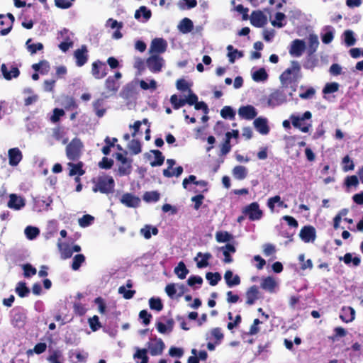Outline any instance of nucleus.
Wrapping results in <instances>:
<instances>
[{
  "label": "nucleus",
  "mask_w": 363,
  "mask_h": 363,
  "mask_svg": "<svg viewBox=\"0 0 363 363\" xmlns=\"http://www.w3.org/2000/svg\"><path fill=\"white\" fill-rule=\"evenodd\" d=\"M93 184L92 191L94 193L100 192L104 194H108L114 191L115 182L113 178L108 174H102L91 179Z\"/></svg>",
  "instance_id": "1"
},
{
  "label": "nucleus",
  "mask_w": 363,
  "mask_h": 363,
  "mask_svg": "<svg viewBox=\"0 0 363 363\" xmlns=\"http://www.w3.org/2000/svg\"><path fill=\"white\" fill-rule=\"evenodd\" d=\"M291 66L280 75V81L283 85L287 86L291 82H296L301 72V66L297 61H291Z\"/></svg>",
  "instance_id": "2"
},
{
  "label": "nucleus",
  "mask_w": 363,
  "mask_h": 363,
  "mask_svg": "<svg viewBox=\"0 0 363 363\" xmlns=\"http://www.w3.org/2000/svg\"><path fill=\"white\" fill-rule=\"evenodd\" d=\"M83 148V143L78 138H73L66 147V155L67 158L72 161L77 160L81 155Z\"/></svg>",
  "instance_id": "3"
},
{
  "label": "nucleus",
  "mask_w": 363,
  "mask_h": 363,
  "mask_svg": "<svg viewBox=\"0 0 363 363\" xmlns=\"http://www.w3.org/2000/svg\"><path fill=\"white\" fill-rule=\"evenodd\" d=\"M115 157L117 160V161L119 162L118 174L120 177L128 176L130 174L133 169V160L131 159L127 158L122 153L119 152L115 154Z\"/></svg>",
  "instance_id": "4"
},
{
  "label": "nucleus",
  "mask_w": 363,
  "mask_h": 363,
  "mask_svg": "<svg viewBox=\"0 0 363 363\" xmlns=\"http://www.w3.org/2000/svg\"><path fill=\"white\" fill-rule=\"evenodd\" d=\"M242 213L247 216L250 220H260L263 216V211L259 208L257 202H252L242 209Z\"/></svg>",
  "instance_id": "5"
},
{
  "label": "nucleus",
  "mask_w": 363,
  "mask_h": 363,
  "mask_svg": "<svg viewBox=\"0 0 363 363\" xmlns=\"http://www.w3.org/2000/svg\"><path fill=\"white\" fill-rule=\"evenodd\" d=\"M146 64L150 72L157 73L162 70L164 60L158 55H152L147 59Z\"/></svg>",
  "instance_id": "6"
},
{
  "label": "nucleus",
  "mask_w": 363,
  "mask_h": 363,
  "mask_svg": "<svg viewBox=\"0 0 363 363\" xmlns=\"http://www.w3.org/2000/svg\"><path fill=\"white\" fill-rule=\"evenodd\" d=\"M286 101L285 93L281 89H275L268 97L267 103L269 106H277Z\"/></svg>",
  "instance_id": "7"
},
{
  "label": "nucleus",
  "mask_w": 363,
  "mask_h": 363,
  "mask_svg": "<svg viewBox=\"0 0 363 363\" xmlns=\"http://www.w3.org/2000/svg\"><path fill=\"white\" fill-rule=\"evenodd\" d=\"M91 74L96 79L104 78L107 74V67L104 62L97 60L91 65Z\"/></svg>",
  "instance_id": "8"
},
{
  "label": "nucleus",
  "mask_w": 363,
  "mask_h": 363,
  "mask_svg": "<svg viewBox=\"0 0 363 363\" xmlns=\"http://www.w3.org/2000/svg\"><path fill=\"white\" fill-rule=\"evenodd\" d=\"M74 57L77 67H81L84 66L89 59L87 47L85 45H82L80 48L75 50Z\"/></svg>",
  "instance_id": "9"
},
{
  "label": "nucleus",
  "mask_w": 363,
  "mask_h": 363,
  "mask_svg": "<svg viewBox=\"0 0 363 363\" xmlns=\"http://www.w3.org/2000/svg\"><path fill=\"white\" fill-rule=\"evenodd\" d=\"M246 302L247 306H252L260 298V291L257 285H252L249 287L245 292Z\"/></svg>",
  "instance_id": "10"
},
{
  "label": "nucleus",
  "mask_w": 363,
  "mask_h": 363,
  "mask_svg": "<svg viewBox=\"0 0 363 363\" xmlns=\"http://www.w3.org/2000/svg\"><path fill=\"white\" fill-rule=\"evenodd\" d=\"M164 347V343L160 338L150 339V341L148 342V349L152 356L161 354Z\"/></svg>",
  "instance_id": "11"
},
{
  "label": "nucleus",
  "mask_w": 363,
  "mask_h": 363,
  "mask_svg": "<svg viewBox=\"0 0 363 363\" xmlns=\"http://www.w3.org/2000/svg\"><path fill=\"white\" fill-rule=\"evenodd\" d=\"M122 74L120 72H116L114 75L109 76L105 81V87L108 91L116 93L119 89V83L117 82L121 79Z\"/></svg>",
  "instance_id": "12"
},
{
  "label": "nucleus",
  "mask_w": 363,
  "mask_h": 363,
  "mask_svg": "<svg viewBox=\"0 0 363 363\" xmlns=\"http://www.w3.org/2000/svg\"><path fill=\"white\" fill-rule=\"evenodd\" d=\"M120 201L128 208H137L140 206V199L131 193H125L121 196Z\"/></svg>",
  "instance_id": "13"
},
{
  "label": "nucleus",
  "mask_w": 363,
  "mask_h": 363,
  "mask_svg": "<svg viewBox=\"0 0 363 363\" xmlns=\"http://www.w3.org/2000/svg\"><path fill=\"white\" fill-rule=\"evenodd\" d=\"M267 22V16L262 11H253L251 13L250 23L257 28L263 27Z\"/></svg>",
  "instance_id": "14"
},
{
  "label": "nucleus",
  "mask_w": 363,
  "mask_h": 363,
  "mask_svg": "<svg viewBox=\"0 0 363 363\" xmlns=\"http://www.w3.org/2000/svg\"><path fill=\"white\" fill-rule=\"evenodd\" d=\"M167 43L163 38H155L152 40L150 52L161 54L166 51Z\"/></svg>",
  "instance_id": "15"
},
{
  "label": "nucleus",
  "mask_w": 363,
  "mask_h": 363,
  "mask_svg": "<svg viewBox=\"0 0 363 363\" xmlns=\"http://www.w3.org/2000/svg\"><path fill=\"white\" fill-rule=\"evenodd\" d=\"M299 236L305 242L314 241L316 238L315 230L311 225L303 226L300 231Z\"/></svg>",
  "instance_id": "16"
},
{
  "label": "nucleus",
  "mask_w": 363,
  "mask_h": 363,
  "mask_svg": "<svg viewBox=\"0 0 363 363\" xmlns=\"http://www.w3.org/2000/svg\"><path fill=\"white\" fill-rule=\"evenodd\" d=\"M306 49L305 42L302 40H294L289 49V53L294 57H300L302 55Z\"/></svg>",
  "instance_id": "17"
},
{
  "label": "nucleus",
  "mask_w": 363,
  "mask_h": 363,
  "mask_svg": "<svg viewBox=\"0 0 363 363\" xmlns=\"http://www.w3.org/2000/svg\"><path fill=\"white\" fill-rule=\"evenodd\" d=\"M238 114L240 118L246 120H252L255 118L257 113L254 106L251 105L240 106L238 109Z\"/></svg>",
  "instance_id": "18"
},
{
  "label": "nucleus",
  "mask_w": 363,
  "mask_h": 363,
  "mask_svg": "<svg viewBox=\"0 0 363 363\" xmlns=\"http://www.w3.org/2000/svg\"><path fill=\"white\" fill-rule=\"evenodd\" d=\"M9 162L11 166H17L23 158L21 151L18 147L11 148L8 152Z\"/></svg>",
  "instance_id": "19"
},
{
  "label": "nucleus",
  "mask_w": 363,
  "mask_h": 363,
  "mask_svg": "<svg viewBox=\"0 0 363 363\" xmlns=\"http://www.w3.org/2000/svg\"><path fill=\"white\" fill-rule=\"evenodd\" d=\"M26 319V315L21 312L19 309L14 308L12 311V318L11 322L12 324L15 327L21 328L23 327L25 324Z\"/></svg>",
  "instance_id": "20"
},
{
  "label": "nucleus",
  "mask_w": 363,
  "mask_h": 363,
  "mask_svg": "<svg viewBox=\"0 0 363 363\" xmlns=\"http://www.w3.org/2000/svg\"><path fill=\"white\" fill-rule=\"evenodd\" d=\"M342 314L340 315V318L342 321L348 323L353 321L355 318V311L351 306H343L342 308Z\"/></svg>",
  "instance_id": "21"
},
{
  "label": "nucleus",
  "mask_w": 363,
  "mask_h": 363,
  "mask_svg": "<svg viewBox=\"0 0 363 363\" xmlns=\"http://www.w3.org/2000/svg\"><path fill=\"white\" fill-rule=\"evenodd\" d=\"M224 279L226 285L230 288L238 286L241 282L240 277L238 274L234 275L231 270L225 271Z\"/></svg>",
  "instance_id": "22"
},
{
  "label": "nucleus",
  "mask_w": 363,
  "mask_h": 363,
  "mask_svg": "<svg viewBox=\"0 0 363 363\" xmlns=\"http://www.w3.org/2000/svg\"><path fill=\"white\" fill-rule=\"evenodd\" d=\"M26 205L25 201L16 194H12L9 196V201L7 203L9 208L19 210Z\"/></svg>",
  "instance_id": "23"
},
{
  "label": "nucleus",
  "mask_w": 363,
  "mask_h": 363,
  "mask_svg": "<svg viewBox=\"0 0 363 363\" xmlns=\"http://www.w3.org/2000/svg\"><path fill=\"white\" fill-rule=\"evenodd\" d=\"M12 27L11 21L6 18L5 15L0 14V35H7L11 30Z\"/></svg>",
  "instance_id": "24"
},
{
  "label": "nucleus",
  "mask_w": 363,
  "mask_h": 363,
  "mask_svg": "<svg viewBox=\"0 0 363 363\" xmlns=\"http://www.w3.org/2000/svg\"><path fill=\"white\" fill-rule=\"evenodd\" d=\"M1 70L4 77L7 80L16 78L20 74V71L17 67L12 66L11 70L9 71L5 64L1 65Z\"/></svg>",
  "instance_id": "25"
},
{
  "label": "nucleus",
  "mask_w": 363,
  "mask_h": 363,
  "mask_svg": "<svg viewBox=\"0 0 363 363\" xmlns=\"http://www.w3.org/2000/svg\"><path fill=\"white\" fill-rule=\"evenodd\" d=\"M68 30L64 28L60 32L62 38H65V41L60 43L58 45L59 48L64 52H67L73 45V42L70 40V38L67 35Z\"/></svg>",
  "instance_id": "26"
},
{
  "label": "nucleus",
  "mask_w": 363,
  "mask_h": 363,
  "mask_svg": "<svg viewBox=\"0 0 363 363\" xmlns=\"http://www.w3.org/2000/svg\"><path fill=\"white\" fill-rule=\"evenodd\" d=\"M254 125L259 133L266 135L269 132L267 121L264 118H257L254 121Z\"/></svg>",
  "instance_id": "27"
},
{
  "label": "nucleus",
  "mask_w": 363,
  "mask_h": 363,
  "mask_svg": "<svg viewBox=\"0 0 363 363\" xmlns=\"http://www.w3.org/2000/svg\"><path fill=\"white\" fill-rule=\"evenodd\" d=\"M143 16V22L147 21L152 16V12L145 6H141L138 10L135 11L134 17L137 20H140Z\"/></svg>",
  "instance_id": "28"
},
{
  "label": "nucleus",
  "mask_w": 363,
  "mask_h": 363,
  "mask_svg": "<svg viewBox=\"0 0 363 363\" xmlns=\"http://www.w3.org/2000/svg\"><path fill=\"white\" fill-rule=\"evenodd\" d=\"M68 166L70 167L69 172V176H82L85 174V171L83 169L82 162H79L77 164L69 162Z\"/></svg>",
  "instance_id": "29"
},
{
  "label": "nucleus",
  "mask_w": 363,
  "mask_h": 363,
  "mask_svg": "<svg viewBox=\"0 0 363 363\" xmlns=\"http://www.w3.org/2000/svg\"><path fill=\"white\" fill-rule=\"evenodd\" d=\"M178 28L182 33H189L194 29L193 22L189 18H184L180 21Z\"/></svg>",
  "instance_id": "30"
},
{
  "label": "nucleus",
  "mask_w": 363,
  "mask_h": 363,
  "mask_svg": "<svg viewBox=\"0 0 363 363\" xmlns=\"http://www.w3.org/2000/svg\"><path fill=\"white\" fill-rule=\"evenodd\" d=\"M291 123L294 127L299 128L303 133H308L311 124H308V125H302V122L303 121L301 117L296 116L292 115L291 116Z\"/></svg>",
  "instance_id": "31"
},
{
  "label": "nucleus",
  "mask_w": 363,
  "mask_h": 363,
  "mask_svg": "<svg viewBox=\"0 0 363 363\" xmlns=\"http://www.w3.org/2000/svg\"><path fill=\"white\" fill-rule=\"evenodd\" d=\"M150 153L153 154L155 157V160L150 162L152 167H157L163 164L164 156L162 155L161 151L159 150H150Z\"/></svg>",
  "instance_id": "32"
},
{
  "label": "nucleus",
  "mask_w": 363,
  "mask_h": 363,
  "mask_svg": "<svg viewBox=\"0 0 363 363\" xmlns=\"http://www.w3.org/2000/svg\"><path fill=\"white\" fill-rule=\"evenodd\" d=\"M233 175L238 180H242L247 177V169L242 165L235 166L233 169Z\"/></svg>",
  "instance_id": "33"
},
{
  "label": "nucleus",
  "mask_w": 363,
  "mask_h": 363,
  "mask_svg": "<svg viewBox=\"0 0 363 363\" xmlns=\"http://www.w3.org/2000/svg\"><path fill=\"white\" fill-rule=\"evenodd\" d=\"M277 286V283L274 278L271 277H267L262 279L261 282V287L269 292H273Z\"/></svg>",
  "instance_id": "34"
},
{
  "label": "nucleus",
  "mask_w": 363,
  "mask_h": 363,
  "mask_svg": "<svg viewBox=\"0 0 363 363\" xmlns=\"http://www.w3.org/2000/svg\"><path fill=\"white\" fill-rule=\"evenodd\" d=\"M32 68L35 72H40L42 74H45L49 72L50 64L46 60H41L38 63L33 64Z\"/></svg>",
  "instance_id": "35"
},
{
  "label": "nucleus",
  "mask_w": 363,
  "mask_h": 363,
  "mask_svg": "<svg viewBox=\"0 0 363 363\" xmlns=\"http://www.w3.org/2000/svg\"><path fill=\"white\" fill-rule=\"evenodd\" d=\"M32 39L29 38L27 40L26 43V46L28 50V51L31 54L34 55L38 51L43 50L44 48V46L43 43H31Z\"/></svg>",
  "instance_id": "36"
},
{
  "label": "nucleus",
  "mask_w": 363,
  "mask_h": 363,
  "mask_svg": "<svg viewBox=\"0 0 363 363\" xmlns=\"http://www.w3.org/2000/svg\"><path fill=\"white\" fill-rule=\"evenodd\" d=\"M58 248L61 252V257L64 259L70 258L72 256V252L70 246L66 243L58 242Z\"/></svg>",
  "instance_id": "37"
},
{
  "label": "nucleus",
  "mask_w": 363,
  "mask_h": 363,
  "mask_svg": "<svg viewBox=\"0 0 363 363\" xmlns=\"http://www.w3.org/2000/svg\"><path fill=\"white\" fill-rule=\"evenodd\" d=\"M174 272L180 279H185L189 272L183 262H179L178 265L174 268Z\"/></svg>",
  "instance_id": "38"
},
{
  "label": "nucleus",
  "mask_w": 363,
  "mask_h": 363,
  "mask_svg": "<svg viewBox=\"0 0 363 363\" xmlns=\"http://www.w3.org/2000/svg\"><path fill=\"white\" fill-rule=\"evenodd\" d=\"M202 257V259L196 263L197 267L201 269L208 266V260L212 257V255L209 252L203 254L202 252H199L197 253V257Z\"/></svg>",
  "instance_id": "39"
},
{
  "label": "nucleus",
  "mask_w": 363,
  "mask_h": 363,
  "mask_svg": "<svg viewBox=\"0 0 363 363\" xmlns=\"http://www.w3.org/2000/svg\"><path fill=\"white\" fill-rule=\"evenodd\" d=\"M158 229L156 227H151L150 225H146L144 228H141L140 233L147 240L150 239L152 234L156 235L158 234Z\"/></svg>",
  "instance_id": "40"
},
{
  "label": "nucleus",
  "mask_w": 363,
  "mask_h": 363,
  "mask_svg": "<svg viewBox=\"0 0 363 363\" xmlns=\"http://www.w3.org/2000/svg\"><path fill=\"white\" fill-rule=\"evenodd\" d=\"M16 292L21 298L27 296L30 293V289L26 286V282L20 281L16 287Z\"/></svg>",
  "instance_id": "41"
},
{
  "label": "nucleus",
  "mask_w": 363,
  "mask_h": 363,
  "mask_svg": "<svg viewBox=\"0 0 363 363\" xmlns=\"http://www.w3.org/2000/svg\"><path fill=\"white\" fill-rule=\"evenodd\" d=\"M220 116L225 119L233 120L235 116V111L230 106H225L220 110Z\"/></svg>",
  "instance_id": "42"
},
{
  "label": "nucleus",
  "mask_w": 363,
  "mask_h": 363,
  "mask_svg": "<svg viewBox=\"0 0 363 363\" xmlns=\"http://www.w3.org/2000/svg\"><path fill=\"white\" fill-rule=\"evenodd\" d=\"M233 238V235L227 231H218L216 233V239L218 242H229Z\"/></svg>",
  "instance_id": "43"
},
{
  "label": "nucleus",
  "mask_w": 363,
  "mask_h": 363,
  "mask_svg": "<svg viewBox=\"0 0 363 363\" xmlns=\"http://www.w3.org/2000/svg\"><path fill=\"white\" fill-rule=\"evenodd\" d=\"M160 194L157 191H146L143 195V200L145 202H156L159 201Z\"/></svg>",
  "instance_id": "44"
},
{
  "label": "nucleus",
  "mask_w": 363,
  "mask_h": 363,
  "mask_svg": "<svg viewBox=\"0 0 363 363\" xmlns=\"http://www.w3.org/2000/svg\"><path fill=\"white\" fill-rule=\"evenodd\" d=\"M276 203H278L279 206H282L284 205V202L281 200V197L279 195L270 197L267 200V206L272 212H274V211Z\"/></svg>",
  "instance_id": "45"
},
{
  "label": "nucleus",
  "mask_w": 363,
  "mask_h": 363,
  "mask_svg": "<svg viewBox=\"0 0 363 363\" xmlns=\"http://www.w3.org/2000/svg\"><path fill=\"white\" fill-rule=\"evenodd\" d=\"M359 179L356 175L347 176L344 181V185L348 190L352 186L357 187L359 185Z\"/></svg>",
  "instance_id": "46"
},
{
  "label": "nucleus",
  "mask_w": 363,
  "mask_h": 363,
  "mask_svg": "<svg viewBox=\"0 0 363 363\" xmlns=\"http://www.w3.org/2000/svg\"><path fill=\"white\" fill-rule=\"evenodd\" d=\"M184 169L182 166H178L172 170L164 169L163 175L165 177L171 178L174 176L178 177L183 173Z\"/></svg>",
  "instance_id": "47"
},
{
  "label": "nucleus",
  "mask_w": 363,
  "mask_h": 363,
  "mask_svg": "<svg viewBox=\"0 0 363 363\" xmlns=\"http://www.w3.org/2000/svg\"><path fill=\"white\" fill-rule=\"evenodd\" d=\"M268 74L264 68H259L252 74V79L255 82L264 81L267 79Z\"/></svg>",
  "instance_id": "48"
},
{
  "label": "nucleus",
  "mask_w": 363,
  "mask_h": 363,
  "mask_svg": "<svg viewBox=\"0 0 363 363\" xmlns=\"http://www.w3.org/2000/svg\"><path fill=\"white\" fill-rule=\"evenodd\" d=\"M85 262V257L82 254H77L73 257L72 269L74 271L78 270L82 263Z\"/></svg>",
  "instance_id": "49"
},
{
  "label": "nucleus",
  "mask_w": 363,
  "mask_h": 363,
  "mask_svg": "<svg viewBox=\"0 0 363 363\" xmlns=\"http://www.w3.org/2000/svg\"><path fill=\"white\" fill-rule=\"evenodd\" d=\"M343 259L344 262L346 264H350L351 262H352L354 266H359L361 263V259L358 257H354L352 258L351 253H346L343 257H340V259Z\"/></svg>",
  "instance_id": "50"
},
{
  "label": "nucleus",
  "mask_w": 363,
  "mask_h": 363,
  "mask_svg": "<svg viewBox=\"0 0 363 363\" xmlns=\"http://www.w3.org/2000/svg\"><path fill=\"white\" fill-rule=\"evenodd\" d=\"M206 278L211 286H216L221 279V275L218 272H207Z\"/></svg>",
  "instance_id": "51"
},
{
  "label": "nucleus",
  "mask_w": 363,
  "mask_h": 363,
  "mask_svg": "<svg viewBox=\"0 0 363 363\" xmlns=\"http://www.w3.org/2000/svg\"><path fill=\"white\" fill-rule=\"evenodd\" d=\"M170 103L174 109L177 110L184 106L185 104L184 99H179L177 94H173L170 97Z\"/></svg>",
  "instance_id": "52"
},
{
  "label": "nucleus",
  "mask_w": 363,
  "mask_h": 363,
  "mask_svg": "<svg viewBox=\"0 0 363 363\" xmlns=\"http://www.w3.org/2000/svg\"><path fill=\"white\" fill-rule=\"evenodd\" d=\"M24 93L31 94V96H28L24 100V105L28 106L38 100V96L33 94V91L30 88H27L24 90Z\"/></svg>",
  "instance_id": "53"
},
{
  "label": "nucleus",
  "mask_w": 363,
  "mask_h": 363,
  "mask_svg": "<svg viewBox=\"0 0 363 363\" xmlns=\"http://www.w3.org/2000/svg\"><path fill=\"white\" fill-rule=\"evenodd\" d=\"M147 349H137L136 352L134 354L133 357L135 359H141L140 363H148L149 358L147 355Z\"/></svg>",
  "instance_id": "54"
},
{
  "label": "nucleus",
  "mask_w": 363,
  "mask_h": 363,
  "mask_svg": "<svg viewBox=\"0 0 363 363\" xmlns=\"http://www.w3.org/2000/svg\"><path fill=\"white\" fill-rule=\"evenodd\" d=\"M128 149L133 155H138L141 152V143L139 140L133 139L128 145Z\"/></svg>",
  "instance_id": "55"
},
{
  "label": "nucleus",
  "mask_w": 363,
  "mask_h": 363,
  "mask_svg": "<svg viewBox=\"0 0 363 363\" xmlns=\"http://www.w3.org/2000/svg\"><path fill=\"white\" fill-rule=\"evenodd\" d=\"M339 87L340 85L337 82L327 83L323 89V93L324 94H328L337 92L339 89Z\"/></svg>",
  "instance_id": "56"
},
{
  "label": "nucleus",
  "mask_w": 363,
  "mask_h": 363,
  "mask_svg": "<svg viewBox=\"0 0 363 363\" xmlns=\"http://www.w3.org/2000/svg\"><path fill=\"white\" fill-rule=\"evenodd\" d=\"M345 43L347 46H352L356 42V39L354 36V33L351 30H346L344 33Z\"/></svg>",
  "instance_id": "57"
},
{
  "label": "nucleus",
  "mask_w": 363,
  "mask_h": 363,
  "mask_svg": "<svg viewBox=\"0 0 363 363\" xmlns=\"http://www.w3.org/2000/svg\"><path fill=\"white\" fill-rule=\"evenodd\" d=\"M40 233V230L36 227L28 226L25 229V234L29 240L35 238Z\"/></svg>",
  "instance_id": "58"
},
{
  "label": "nucleus",
  "mask_w": 363,
  "mask_h": 363,
  "mask_svg": "<svg viewBox=\"0 0 363 363\" xmlns=\"http://www.w3.org/2000/svg\"><path fill=\"white\" fill-rule=\"evenodd\" d=\"M150 308L157 311H160L163 308V304L159 298H151L149 300Z\"/></svg>",
  "instance_id": "59"
},
{
  "label": "nucleus",
  "mask_w": 363,
  "mask_h": 363,
  "mask_svg": "<svg viewBox=\"0 0 363 363\" xmlns=\"http://www.w3.org/2000/svg\"><path fill=\"white\" fill-rule=\"evenodd\" d=\"M94 220V218L92 216L86 214L79 219V225L82 228H86L90 225Z\"/></svg>",
  "instance_id": "60"
},
{
  "label": "nucleus",
  "mask_w": 363,
  "mask_h": 363,
  "mask_svg": "<svg viewBox=\"0 0 363 363\" xmlns=\"http://www.w3.org/2000/svg\"><path fill=\"white\" fill-rule=\"evenodd\" d=\"M202 284L203 279L200 276L192 275L187 280V284L191 287H194V289L198 288L195 286L196 284L201 286Z\"/></svg>",
  "instance_id": "61"
},
{
  "label": "nucleus",
  "mask_w": 363,
  "mask_h": 363,
  "mask_svg": "<svg viewBox=\"0 0 363 363\" xmlns=\"http://www.w3.org/2000/svg\"><path fill=\"white\" fill-rule=\"evenodd\" d=\"M113 163L114 162L112 159L104 157L99 162L98 166L101 169H109L113 167Z\"/></svg>",
  "instance_id": "62"
},
{
  "label": "nucleus",
  "mask_w": 363,
  "mask_h": 363,
  "mask_svg": "<svg viewBox=\"0 0 363 363\" xmlns=\"http://www.w3.org/2000/svg\"><path fill=\"white\" fill-rule=\"evenodd\" d=\"M118 293L120 294L123 295V297L125 299H130L135 294V290H127L125 289V286H121L118 288Z\"/></svg>",
  "instance_id": "63"
},
{
  "label": "nucleus",
  "mask_w": 363,
  "mask_h": 363,
  "mask_svg": "<svg viewBox=\"0 0 363 363\" xmlns=\"http://www.w3.org/2000/svg\"><path fill=\"white\" fill-rule=\"evenodd\" d=\"M89 324L90 328L93 331H96L101 328V323L99 321V318L97 315H94L92 318L89 319Z\"/></svg>",
  "instance_id": "64"
}]
</instances>
